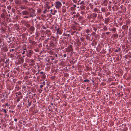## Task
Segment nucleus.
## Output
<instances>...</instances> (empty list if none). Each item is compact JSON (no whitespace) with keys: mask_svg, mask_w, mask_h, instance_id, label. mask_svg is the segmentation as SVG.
Returning a JSON list of instances; mask_svg holds the SVG:
<instances>
[{"mask_svg":"<svg viewBox=\"0 0 131 131\" xmlns=\"http://www.w3.org/2000/svg\"><path fill=\"white\" fill-rule=\"evenodd\" d=\"M30 26V24H27V27H29Z\"/></svg>","mask_w":131,"mask_h":131,"instance_id":"obj_54","label":"nucleus"},{"mask_svg":"<svg viewBox=\"0 0 131 131\" xmlns=\"http://www.w3.org/2000/svg\"><path fill=\"white\" fill-rule=\"evenodd\" d=\"M5 117H8L9 116L8 115L6 114H5Z\"/></svg>","mask_w":131,"mask_h":131,"instance_id":"obj_38","label":"nucleus"},{"mask_svg":"<svg viewBox=\"0 0 131 131\" xmlns=\"http://www.w3.org/2000/svg\"><path fill=\"white\" fill-rule=\"evenodd\" d=\"M73 14H76V12H73Z\"/></svg>","mask_w":131,"mask_h":131,"instance_id":"obj_56","label":"nucleus"},{"mask_svg":"<svg viewBox=\"0 0 131 131\" xmlns=\"http://www.w3.org/2000/svg\"><path fill=\"white\" fill-rule=\"evenodd\" d=\"M75 8V7H76V5H73V6Z\"/></svg>","mask_w":131,"mask_h":131,"instance_id":"obj_53","label":"nucleus"},{"mask_svg":"<svg viewBox=\"0 0 131 131\" xmlns=\"http://www.w3.org/2000/svg\"><path fill=\"white\" fill-rule=\"evenodd\" d=\"M79 13H77L76 15H75V16L77 17H78L79 16Z\"/></svg>","mask_w":131,"mask_h":131,"instance_id":"obj_32","label":"nucleus"},{"mask_svg":"<svg viewBox=\"0 0 131 131\" xmlns=\"http://www.w3.org/2000/svg\"><path fill=\"white\" fill-rule=\"evenodd\" d=\"M110 20V19L108 18H106L105 21H104V23L105 24H107L109 22V21Z\"/></svg>","mask_w":131,"mask_h":131,"instance_id":"obj_6","label":"nucleus"},{"mask_svg":"<svg viewBox=\"0 0 131 131\" xmlns=\"http://www.w3.org/2000/svg\"><path fill=\"white\" fill-rule=\"evenodd\" d=\"M29 13L27 10H24L22 12V14L24 15H28Z\"/></svg>","mask_w":131,"mask_h":131,"instance_id":"obj_3","label":"nucleus"},{"mask_svg":"<svg viewBox=\"0 0 131 131\" xmlns=\"http://www.w3.org/2000/svg\"><path fill=\"white\" fill-rule=\"evenodd\" d=\"M33 16L32 15V14L31 13L30 14V17H33Z\"/></svg>","mask_w":131,"mask_h":131,"instance_id":"obj_43","label":"nucleus"},{"mask_svg":"<svg viewBox=\"0 0 131 131\" xmlns=\"http://www.w3.org/2000/svg\"><path fill=\"white\" fill-rule=\"evenodd\" d=\"M10 56L11 58H13L15 57V56L12 54H11L10 55Z\"/></svg>","mask_w":131,"mask_h":131,"instance_id":"obj_19","label":"nucleus"},{"mask_svg":"<svg viewBox=\"0 0 131 131\" xmlns=\"http://www.w3.org/2000/svg\"><path fill=\"white\" fill-rule=\"evenodd\" d=\"M113 36H114V37H115L116 38H118V35L117 34H113Z\"/></svg>","mask_w":131,"mask_h":131,"instance_id":"obj_13","label":"nucleus"},{"mask_svg":"<svg viewBox=\"0 0 131 131\" xmlns=\"http://www.w3.org/2000/svg\"><path fill=\"white\" fill-rule=\"evenodd\" d=\"M7 9L8 10H10L11 8V6H8L7 7Z\"/></svg>","mask_w":131,"mask_h":131,"instance_id":"obj_25","label":"nucleus"},{"mask_svg":"<svg viewBox=\"0 0 131 131\" xmlns=\"http://www.w3.org/2000/svg\"><path fill=\"white\" fill-rule=\"evenodd\" d=\"M84 12L83 11H82L81 12V13L83 15V14L84 13Z\"/></svg>","mask_w":131,"mask_h":131,"instance_id":"obj_47","label":"nucleus"},{"mask_svg":"<svg viewBox=\"0 0 131 131\" xmlns=\"http://www.w3.org/2000/svg\"><path fill=\"white\" fill-rule=\"evenodd\" d=\"M47 11V10L46 9H45V10L43 12V14H45L46 13V12Z\"/></svg>","mask_w":131,"mask_h":131,"instance_id":"obj_42","label":"nucleus"},{"mask_svg":"<svg viewBox=\"0 0 131 131\" xmlns=\"http://www.w3.org/2000/svg\"><path fill=\"white\" fill-rule=\"evenodd\" d=\"M71 9L72 10H74L75 9V8L74 7H72L71 8Z\"/></svg>","mask_w":131,"mask_h":131,"instance_id":"obj_20","label":"nucleus"},{"mask_svg":"<svg viewBox=\"0 0 131 131\" xmlns=\"http://www.w3.org/2000/svg\"><path fill=\"white\" fill-rule=\"evenodd\" d=\"M43 85H45L46 84L45 82V81H44L43 83H42Z\"/></svg>","mask_w":131,"mask_h":131,"instance_id":"obj_45","label":"nucleus"},{"mask_svg":"<svg viewBox=\"0 0 131 131\" xmlns=\"http://www.w3.org/2000/svg\"><path fill=\"white\" fill-rule=\"evenodd\" d=\"M116 28H113L111 29V30L113 31L114 33H115L116 32Z\"/></svg>","mask_w":131,"mask_h":131,"instance_id":"obj_10","label":"nucleus"},{"mask_svg":"<svg viewBox=\"0 0 131 131\" xmlns=\"http://www.w3.org/2000/svg\"><path fill=\"white\" fill-rule=\"evenodd\" d=\"M23 97V96H21L20 97H19L17 98V102H19V101H20V98H22Z\"/></svg>","mask_w":131,"mask_h":131,"instance_id":"obj_14","label":"nucleus"},{"mask_svg":"<svg viewBox=\"0 0 131 131\" xmlns=\"http://www.w3.org/2000/svg\"><path fill=\"white\" fill-rule=\"evenodd\" d=\"M18 2V1H16L15 2V3L17 4H18V2Z\"/></svg>","mask_w":131,"mask_h":131,"instance_id":"obj_58","label":"nucleus"},{"mask_svg":"<svg viewBox=\"0 0 131 131\" xmlns=\"http://www.w3.org/2000/svg\"><path fill=\"white\" fill-rule=\"evenodd\" d=\"M9 1H10L11 3L13 1V0H8Z\"/></svg>","mask_w":131,"mask_h":131,"instance_id":"obj_55","label":"nucleus"},{"mask_svg":"<svg viewBox=\"0 0 131 131\" xmlns=\"http://www.w3.org/2000/svg\"><path fill=\"white\" fill-rule=\"evenodd\" d=\"M30 9H31V10L30 11V13H32V14H35V10L31 8H30Z\"/></svg>","mask_w":131,"mask_h":131,"instance_id":"obj_7","label":"nucleus"},{"mask_svg":"<svg viewBox=\"0 0 131 131\" xmlns=\"http://www.w3.org/2000/svg\"><path fill=\"white\" fill-rule=\"evenodd\" d=\"M1 16L3 18H4L5 17V16L4 13H3L1 14Z\"/></svg>","mask_w":131,"mask_h":131,"instance_id":"obj_18","label":"nucleus"},{"mask_svg":"<svg viewBox=\"0 0 131 131\" xmlns=\"http://www.w3.org/2000/svg\"><path fill=\"white\" fill-rule=\"evenodd\" d=\"M121 50V48H119L118 49V50H116L115 51V52H118V51H120Z\"/></svg>","mask_w":131,"mask_h":131,"instance_id":"obj_23","label":"nucleus"},{"mask_svg":"<svg viewBox=\"0 0 131 131\" xmlns=\"http://www.w3.org/2000/svg\"><path fill=\"white\" fill-rule=\"evenodd\" d=\"M28 106H29L31 105V102H29V100H28Z\"/></svg>","mask_w":131,"mask_h":131,"instance_id":"obj_17","label":"nucleus"},{"mask_svg":"<svg viewBox=\"0 0 131 131\" xmlns=\"http://www.w3.org/2000/svg\"><path fill=\"white\" fill-rule=\"evenodd\" d=\"M37 12H38L40 13L41 12V9H38V10Z\"/></svg>","mask_w":131,"mask_h":131,"instance_id":"obj_28","label":"nucleus"},{"mask_svg":"<svg viewBox=\"0 0 131 131\" xmlns=\"http://www.w3.org/2000/svg\"><path fill=\"white\" fill-rule=\"evenodd\" d=\"M26 55L28 57H30L31 56V54L33 53V51L31 50H29L28 51H26Z\"/></svg>","mask_w":131,"mask_h":131,"instance_id":"obj_2","label":"nucleus"},{"mask_svg":"<svg viewBox=\"0 0 131 131\" xmlns=\"http://www.w3.org/2000/svg\"><path fill=\"white\" fill-rule=\"evenodd\" d=\"M52 37L54 39H53V41H56V38L55 37H54V36H52Z\"/></svg>","mask_w":131,"mask_h":131,"instance_id":"obj_30","label":"nucleus"},{"mask_svg":"<svg viewBox=\"0 0 131 131\" xmlns=\"http://www.w3.org/2000/svg\"><path fill=\"white\" fill-rule=\"evenodd\" d=\"M93 17L95 18L97 16V14H93Z\"/></svg>","mask_w":131,"mask_h":131,"instance_id":"obj_27","label":"nucleus"},{"mask_svg":"<svg viewBox=\"0 0 131 131\" xmlns=\"http://www.w3.org/2000/svg\"><path fill=\"white\" fill-rule=\"evenodd\" d=\"M67 34H66L65 33H64V34H63V36H67Z\"/></svg>","mask_w":131,"mask_h":131,"instance_id":"obj_41","label":"nucleus"},{"mask_svg":"<svg viewBox=\"0 0 131 131\" xmlns=\"http://www.w3.org/2000/svg\"><path fill=\"white\" fill-rule=\"evenodd\" d=\"M9 60V59H8V60H6L5 61V62L4 63H7V62Z\"/></svg>","mask_w":131,"mask_h":131,"instance_id":"obj_37","label":"nucleus"},{"mask_svg":"<svg viewBox=\"0 0 131 131\" xmlns=\"http://www.w3.org/2000/svg\"><path fill=\"white\" fill-rule=\"evenodd\" d=\"M42 28L43 29H46V28L44 26H42Z\"/></svg>","mask_w":131,"mask_h":131,"instance_id":"obj_33","label":"nucleus"},{"mask_svg":"<svg viewBox=\"0 0 131 131\" xmlns=\"http://www.w3.org/2000/svg\"><path fill=\"white\" fill-rule=\"evenodd\" d=\"M80 4H83L84 5V2L83 1H82L81 3H80Z\"/></svg>","mask_w":131,"mask_h":131,"instance_id":"obj_24","label":"nucleus"},{"mask_svg":"<svg viewBox=\"0 0 131 131\" xmlns=\"http://www.w3.org/2000/svg\"><path fill=\"white\" fill-rule=\"evenodd\" d=\"M25 51H23V53H22V54H24V53H25Z\"/></svg>","mask_w":131,"mask_h":131,"instance_id":"obj_49","label":"nucleus"},{"mask_svg":"<svg viewBox=\"0 0 131 131\" xmlns=\"http://www.w3.org/2000/svg\"><path fill=\"white\" fill-rule=\"evenodd\" d=\"M54 6L57 9H60L62 6V4L60 2L58 1L56 2L54 4Z\"/></svg>","mask_w":131,"mask_h":131,"instance_id":"obj_1","label":"nucleus"},{"mask_svg":"<svg viewBox=\"0 0 131 131\" xmlns=\"http://www.w3.org/2000/svg\"><path fill=\"white\" fill-rule=\"evenodd\" d=\"M4 50L5 51H8V49L6 48L4 49Z\"/></svg>","mask_w":131,"mask_h":131,"instance_id":"obj_39","label":"nucleus"},{"mask_svg":"<svg viewBox=\"0 0 131 131\" xmlns=\"http://www.w3.org/2000/svg\"><path fill=\"white\" fill-rule=\"evenodd\" d=\"M29 10L30 11L31 10V9H30V8H29Z\"/></svg>","mask_w":131,"mask_h":131,"instance_id":"obj_63","label":"nucleus"},{"mask_svg":"<svg viewBox=\"0 0 131 131\" xmlns=\"http://www.w3.org/2000/svg\"><path fill=\"white\" fill-rule=\"evenodd\" d=\"M63 56L64 57H65L66 56V54H64L63 55Z\"/></svg>","mask_w":131,"mask_h":131,"instance_id":"obj_48","label":"nucleus"},{"mask_svg":"<svg viewBox=\"0 0 131 131\" xmlns=\"http://www.w3.org/2000/svg\"><path fill=\"white\" fill-rule=\"evenodd\" d=\"M94 30L96 31L97 29H94Z\"/></svg>","mask_w":131,"mask_h":131,"instance_id":"obj_62","label":"nucleus"},{"mask_svg":"<svg viewBox=\"0 0 131 131\" xmlns=\"http://www.w3.org/2000/svg\"><path fill=\"white\" fill-rule=\"evenodd\" d=\"M43 85L41 84L40 85V87L41 88H42L43 87Z\"/></svg>","mask_w":131,"mask_h":131,"instance_id":"obj_44","label":"nucleus"},{"mask_svg":"<svg viewBox=\"0 0 131 131\" xmlns=\"http://www.w3.org/2000/svg\"><path fill=\"white\" fill-rule=\"evenodd\" d=\"M3 112H4L5 113H6L7 111L5 109H4Z\"/></svg>","mask_w":131,"mask_h":131,"instance_id":"obj_36","label":"nucleus"},{"mask_svg":"<svg viewBox=\"0 0 131 131\" xmlns=\"http://www.w3.org/2000/svg\"><path fill=\"white\" fill-rule=\"evenodd\" d=\"M90 32V30H89L88 29H87V30H86V32L87 33H88L89 32Z\"/></svg>","mask_w":131,"mask_h":131,"instance_id":"obj_31","label":"nucleus"},{"mask_svg":"<svg viewBox=\"0 0 131 131\" xmlns=\"http://www.w3.org/2000/svg\"><path fill=\"white\" fill-rule=\"evenodd\" d=\"M32 15L33 16H36V14L35 13V14H32Z\"/></svg>","mask_w":131,"mask_h":131,"instance_id":"obj_57","label":"nucleus"},{"mask_svg":"<svg viewBox=\"0 0 131 131\" xmlns=\"http://www.w3.org/2000/svg\"><path fill=\"white\" fill-rule=\"evenodd\" d=\"M57 12V10H55V11H54V12H55L56 13V12Z\"/></svg>","mask_w":131,"mask_h":131,"instance_id":"obj_61","label":"nucleus"},{"mask_svg":"<svg viewBox=\"0 0 131 131\" xmlns=\"http://www.w3.org/2000/svg\"><path fill=\"white\" fill-rule=\"evenodd\" d=\"M75 63V62H74L73 61H72L70 62V63L71 64H74Z\"/></svg>","mask_w":131,"mask_h":131,"instance_id":"obj_35","label":"nucleus"},{"mask_svg":"<svg viewBox=\"0 0 131 131\" xmlns=\"http://www.w3.org/2000/svg\"><path fill=\"white\" fill-rule=\"evenodd\" d=\"M49 38H48V39H46V40H45V41L46 42H47L48 41V40L49 39Z\"/></svg>","mask_w":131,"mask_h":131,"instance_id":"obj_52","label":"nucleus"},{"mask_svg":"<svg viewBox=\"0 0 131 131\" xmlns=\"http://www.w3.org/2000/svg\"><path fill=\"white\" fill-rule=\"evenodd\" d=\"M66 12V9L65 8H63L62 9V12L64 13Z\"/></svg>","mask_w":131,"mask_h":131,"instance_id":"obj_15","label":"nucleus"},{"mask_svg":"<svg viewBox=\"0 0 131 131\" xmlns=\"http://www.w3.org/2000/svg\"><path fill=\"white\" fill-rule=\"evenodd\" d=\"M103 29L104 30H107V28L106 26H104L103 28Z\"/></svg>","mask_w":131,"mask_h":131,"instance_id":"obj_16","label":"nucleus"},{"mask_svg":"<svg viewBox=\"0 0 131 131\" xmlns=\"http://www.w3.org/2000/svg\"><path fill=\"white\" fill-rule=\"evenodd\" d=\"M84 82H90V80H88L87 79H85L84 81Z\"/></svg>","mask_w":131,"mask_h":131,"instance_id":"obj_21","label":"nucleus"},{"mask_svg":"<svg viewBox=\"0 0 131 131\" xmlns=\"http://www.w3.org/2000/svg\"><path fill=\"white\" fill-rule=\"evenodd\" d=\"M35 29V28L33 26H31L30 28V30L32 31H34Z\"/></svg>","mask_w":131,"mask_h":131,"instance_id":"obj_9","label":"nucleus"},{"mask_svg":"<svg viewBox=\"0 0 131 131\" xmlns=\"http://www.w3.org/2000/svg\"><path fill=\"white\" fill-rule=\"evenodd\" d=\"M29 18V17L27 16H25L24 17V18Z\"/></svg>","mask_w":131,"mask_h":131,"instance_id":"obj_34","label":"nucleus"},{"mask_svg":"<svg viewBox=\"0 0 131 131\" xmlns=\"http://www.w3.org/2000/svg\"><path fill=\"white\" fill-rule=\"evenodd\" d=\"M66 39V37H64L63 38L64 39Z\"/></svg>","mask_w":131,"mask_h":131,"instance_id":"obj_59","label":"nucleus"},{"mask_svg":"<svg viewBox=\"0 0 131 131\" xmlns=\"http://www.w3.org/2000/svg\"><path fill=\"white\" fill-rule=\"evenodd\" d=\"M16 97H18L19 95H20L21 94V93L20 92H19L18 93H16Z\"/></svg>","mask_w":131,"mask_h":131,"instance_id":"obj_12","label":"nucleus"},{"mask_svg":"<svg viewBox=\"0 0 131 131\" xmlns=\"http://www.w3.org/2000/svg\"><path fill=\"white\" fill-rule=\"evenodd\" d=\"M14 121H15V122H17V119H16V118H15V119H14Z\"/></svg>","mask_w":131,"mask_h":131,"instance_id":"obj_46","label":"nucleus"},{"mask_svg":"<svg viewBox=\"0 0 131 131\" xmlns=\"http://www.w3.org/2000/svg\"><path fill=\"white\" fill-rule=\"evenodd\" d=\"M36 95V94L35 93L34 94V96H35Z\"/></svg>","mask_w":131,"mask_h":131,"instance_id":"obj_64","label":"nucleus"},{"mask_svg":"<svg viewBox=\"0 0 131 131\" xmlns=\"http://www.w3.org/2000/svg\"><path fill=\"white\" fill-rule=\"evenodd\" d=\"M53 55H54V56H55L56 58H58V56L56 54V53L54 54H53Z\"/></svg>","mask_w":131,"mask_h":131,"instance_id":"obj_26","label":"nucleus"},{"mask_svg":"<svg viewBox=\"0 0 131 131\" xmlns=\"http://www.w3.org/2000/svg\"><path fill=\"white\" fill-rule=\"evenodd\" d=\"M20 8L21 9H26V8L25 6H23L21 5L20 6Z\"/></svg>","mask_w":131,"mask_h":131,"instance_id":"obj_11","label":"nucleus"},{"mask_svg":"<svg viewBox=\"0 0 131 131\" xmlns=\"http://www.w3.org/2000/svg\"><path fill=\"white\" fill-rule=\"evenodd\" d=\"M57 31V34H62V32L61 31H59V28H58L57 29H56Z\"/></svg>","mask_w":131,"mask_h":131,"instance_id":"obj_5","label":"nucleus"},{"mask_svg":"<svg viewBox=\"0 0 131 131\" xmlns=\"http://www.w3.org/2000/svg\"><path fill=\"white\" fill-rule=\"evenodd\" d=\"M20 60L21 61L22 63H23L24 61V59L23 58H20Z\"/></svg>","mask_w":131,"mask_h":131,"instance_id":"obj_22","label":"nucleus"},{"mask_svg":"<svg viewBox=\"0 0 131 131\" xmlns=\"http://www.w3.org/2000/svg\"><path fill=\"white\" fill-rule=\"evenodd\" d=\"M15 50L14 49H12L11 50H10V51L11 52V51H15Z\"/></svg>","mask_w":131,"mask_h":131,"instance_id":"obj_40","label":"nucleus"},{"mask_svg":"<svg viewBox=\"0 0 131 131\" xmlns=\"http://www.w3.org/2000/svg\"><path fill=\"white\" fill-rule=\"evenodd\" d=\"M45 34H46L47 35H50V31L48 29H47L45 31Z\"/></svg>","mask_w":131,"mask_h":131,"instance_id":"obj_4","label":"nucleus"},{"mask_svg":"<svg viewBox=\"0 0 131 131\" xmlns=\"http://www.w3.org/2000/svg\"><path fill=\"white\" fill-rule=\"evenodd\" d=\"M109 33H110V32H106V34H107V35Z\"/></svg>","mask_w":131,"mask_h":131,"instance_id":"obj_51","label":"nucleus"},{"mask_svg":"<svg viewBox=\"0 0 131 131\" xmlns=\"http://www.w3.org/2000/svg\"><path fill=\"white\" fill-rule=\"evenodd\" d=\"M43 72L41 71L40 72V73L41 74H43Z\"/></svg>","mask_w":131,"mask_h":131,"instance_id":"obj_50","label":"nucleus"},{"mask_svg":"<svg viewBox=\"0 0 131 131\" xmlns=\"http://www.w3.org/2000/svg\"><path fill=\"white\" fill-rule=\"evenodd\" d=\"M82 16H80L79 18V20H81L82 19Z\"/></svg>","mask_w":131,"mask_h":131,"instance_id":"obj_29","label":"nucleus"},{"mask_svg":"<svg viewBox=\"0 0 131 131\" xmlns=\"http://www.w3.org/2000/svg\"><path fill=\"white\" fill-rule=\"evenodd\" d=\"M72 46L71 45H70L69 46V51H73V49L72 48Z\"/></svg>","mask_w":131,"mask_h":131,"instance_id":"obj_8","label":"nucleus"},{"mask_svg":"<svg viewBox=\"0 0 131 131\" xmlns=\"http://www.w3.org/2000/svg\"><path fill=\"white\" fill-rule=\"evenodd\" d=\"M53 10L52 9H51L50 10V12H51H51H52Z\"/></svg>","mask_w":131,"mask_h":131,"instance_id":"obj_60","label":"nucleus"}]
</instances>
